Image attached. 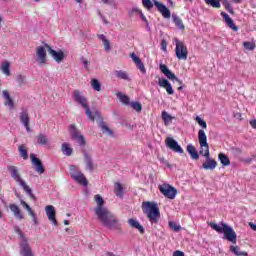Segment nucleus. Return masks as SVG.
<instances>
[{
    "instance_id": "nucleus-1",
    "label": "nucleus",
    "mask_w": 256,
    "mask_h": 256,
    "mask_svg": "<svg viewBox=\"0 0 256 256\" xmlns=\"http://www.w3.org/2000/svg\"><path fill=\"white\" fill-rule=\"evenodd\" d=\"M96 207L94 213L96 217L105 225V227H115L117 225V218L105 207V199L100 194L94 196Z\"/></svg>"
},
{
    "instance_id": "nucleus-2",
    "label": "nucleus",
    "mask_w": 256,
    "mask_h": 256,
    "mask_svg": "<svg viewBox=\"0 0 256 256\" xmlns=\"http://www.w3.org/2000/svg\"><path fill=\"white\" fill-rule=\"evenodd\" d=\"M198 141L200 143V151L199 155L205 157V161L202 164V168L205 171H213L217 167V161L211 158V154L209 153V143L207 142V134H205L204 130L198 131Z\"/></svg>"
},
{
    "instance_id": "nucleus-3",
    "label": "nucleus",
    "mask_w": 256,
    "mask_h": 256,
    "mask_svg": "<svg viewBox=\"0 0 256 256\" xmlns=\"http://www.w3.org/2000/svg\"><path fill=\"white\" fill-rule=\"evenodd\" d=\"M12 179L15 180V182L22 187V189L28 194L30 195V197H33V190H31V187H29V185H27V182H25V180H23V178L21 177V173L19 172V168L17 166H13L10 165L7 167Z\"/></svg>"
},
{
    "instance_id": "nucleus-4",
    "label": "nucleus",
    "mask_w": 256,
    "mask_h": 256,
    "mask_svg": "<svg viewBox=\"0 0 256 256\" xmlns=\"http://www.w3.org/2000/svg\"><path fill=\"white\" fill-rule=\"evenodd\" d=\"M143 211L150 219V223H157L161 214L159 212V206L154 202H143L142 204Z\"/></svg>"
},
{
    "instance_id": "nucleus-5",
    "label": "nucleus",
    "mask_w": 256,
    "mask_h": 256,
    "mask_svg": "<svg viewBox=\"0 0 256 256\" xmlns=\"http://www.w3.org/2000/svg\"><path fill=\"white\" fill-rule=\"evenodd\" d=\"M72 98L75 103L82 107V109H85L88 119L90 121H95V116H93L91 109H89V102L87 101V98L81 94L79 90L73 91Z\"/></svg>"
},
{
    "instance_id": "nucleus-6",
    "label": "nucleus",
    "mask_w": 256,
    "mask_h": 256,
    "mask_svg": "<svg viewBox=\"0 0 256 256\" xmlns=\"http://www.w3.org/2000/svg\"><path fill=\"white\" fill-rule=\"evenodd\" d=\"M15 233H17L21 239L20 242V255L22 256H34L31 250V246L29 245V240L24 236L23 232L18 226L14 227Z\"/></svg>"
},
{
    "instance_id": "nucleus-7",
    "label": "nucleus",
    "mask_w": 256,
    "mask_h": 256,
    "mask_svg": "<svg viewBox=\"0 0 256 256\" xmlns=\"http://www.w3.org/2000/svg\"><path fill=\"white\" fill-rule=\"evenodd\" d=\"M69 173L70 177L78 183V185H82L83 187H87L89 185V181H87V177H85V174L79 170V166L77 165H71L69 167Z\"/></svg>"
},
{
    "instance_id": "nucleus-8",
    "label": "nucleus",
    "mask_w": 256,
    "mask_h": 256,
    "mask_svg": "<svg viewBox=\"0 0 256 256\" xmlns=\"http://www.w3.org/2000/svg\"><path fill=\"white\" fill-rule=\"evenodd\" d=\"M47 47L44 46H38L35 51L34 56V63L38 65V67H45L48 63L47 59Z\"/></svg>"
},
{
    "instance_id": "nucleus-9",
    "label": "nucleus",
    "mask_w": 256,
    "mask_h": 256,
    "mask_svg": "<svg viewBox=\"0 0 256 256\" xmlns=\"http://www.w3.org/2000/svg\"><path fill=\"white\" fill-rule=\"evenodd\" d=\"M174 43L176 46L175 53H176L177 59L182 60V61H187V57L189 55V50H187V46L185 45V43L181 42L177 38L174 39Z\"/></svg>"
},
{
    "instance_id": "nucleus-10",
    "label": "nucleus",
    "mask_w": 256,
    "mask_h": 256,
    "mask_svg": "<svg viewBox=\"0 0 256 256\" xmlns=\"http://www.w3.org/2000/svg\"><path fill=\"white\" fill-rule=\"evenodd\" d=\"M69 133L72 141H75L78 145H80V147H85L87 144L85 136H83V134L77 130V127L74 124L69 126Z\"/></svg>"
},
{
    "instance_id": "nucleus-11",
    "label": "nucleus",
    "mask_w": 256,
    "mask_h": 256,
    "mask_svg": "<svg viewBox=\"0 0 256 256\" xmlns=\"http://www.w3.org/2000/svg\"><path fill=\"white\" fill-rule=\"evenodd\" d=\"M158 189L166 199H175V197H177V189L170 184L164 183L159 185Z\"/></svg>"
},
{
    "instance_id": "nucleus-12",
    "label": "nucleus",
    "mask_w": 256,
    "mask_h": 256,
    "mask_svg": "<svg viewBox=\"0 0 256 256\" xmlns=\"http://www.w3.org/2000/svg\"><path fill=\"white\" fill-rule=\"evenodd\" d=\"M45 47L56 63H63V59H65V51L61 49L54 50L49 44H45Z\"/></svg>"
},
{
    "instance_id": "nucleus-13",
    "label": "nucleus",
    "mask_w": 256,
    "mask_h": 256,
    "mask_svg": "<svg viewBox=\"0 0 256 256\" xmlns=\"http://www.w3.org/2000/svg\"><path fill=\"white\" fill-rule=\"evenodd\" d=\"M223 234L227 241L233 243V245L237 244V233L235 232V230H233V227L229 225H224Z\"/></svg>"
},
{
    "instance_id": "nucleus-14",
    "label": "nucleus",
    "mask_w": 256,
    "mask_h": 256,
    "mask_svg": "<svg viewBox=\"0 0 256 256\" xmlns=\"http://www.w3.org/2000/svg\"><path fill=\"white\" fill-rule=\"evenodd\" d=\"M153 3L157 10L159 11V13H161L162 17H164V19H171V10H169V8L165 6V4L157 0H153Z\"/></svg>"
},
{
    "instance_id": "nucleus-15",
    "label": "nucleus",
    "mask_w": 256,
    "mask_h": 256,
    "mask_svg": "<svg viewBox=\"0 0 256 256\" xmlns=\"http://www.w3.org/2000/svg\"><path fill=\"white\" fill-rule=\"evenodd\" d=\"M166 146L168 147V149H171V151H174L175 153H183V148H181L179 143L176 142V140L173 138L166 139Z\"/></svg>"
},
{
    "instance_id": "nucleus-16",
    "label": "nucleus",
    "mask_w": 256,
    "mask_h": 256,
    "mask_svg": "<svg viewBox=\"0 0 256 256\" xmlns=\"http://www.w3.org/2000/svg\"><path fill=\"white\" fill-rule=\"evenodd\" d=\"M46 216L48 217V220L53 223V225L57 226V218H55V215H57V212L55 211V206L48 205L45 207Z\"/></svg>"
},
{
    "instance_id": "nucleus-17",
    "label": "nucleus",
    "mask_w": 256,
    "mask_h": 256,
    "mask_svg": "<svg viewBox=\"0 0 256 256\" xmlns=\"http://www.w3.org/2000/svg\"><path fill=\"white\" fill-rule=\"evenodd\" d=\"M30 159L32 161V165L36 168L37 173L43 175L45 173V168H43V162L35 154L30 155Z\"/></svg>"
},
{
    "instance_id": "nucleus-18",
    "label": "nucleus",
    "mask_w": 256,
    "mask_h": 256,
    "mask_svg": "<svg viewBox=\"0 0 256 256\" xmlns=\"http://www.w3.org/2000/svg\"><path fill=\"white\" fill-rule=\"evenodd\" d=\"M221 1L222 0H204L206 5H210V7H214V9H220L221 8ZM223 5H225L226 9L231 8V4H229L228 0H223Z\"/></svg>"
},
{
    "instance_id": "nucleus-19",
    "label": "nucleus",
    "mask_w": 256,
    "mask_h": 256,
    "mask_svg": "<svg viewBox=\"0 0 256 256\" xmlns=\"http://www.w3.org/2000/svg\"><path fill=\"white\" fill-rule=\"evenodd\" d=\"M2 97L5 100L4 105L5 107H8V109L11 111L15 108V102L13 101V98H11V95L9 94V91L3 90L2 91Z\"/></svg>"
},
{
    "instance_id": "nucleus-20",
    "label": "nucleus",
    "mask_w": 256,
    "mask_h": 256,
    "mask_svg": "<svg viewBox=\"0 0 256 256\" xmlns=\"http://www.w3.org/2000/svg\"><path fill=\"white\" fill-rule=\"evenodd\" d=\"M158 85L159 87H163V89L166 90L168 95H173V93H175V91L173 90V86L171 85V82H169V80L165 78H159Z\"/></svg>"
},
{
    "instance_id": "nucleus-21",
    "label": "nucleus",
    "mask_w": 256,
    "mask_h": 256,
    "mask_svg": "<svg viewBox=\"0 0 256 256\" xmlns=\"http://www.w3.org/2000/svg\"><path fill=\"white\" fill-rule=\"evenodd\" d=\"M160 71L163 73V75H165V77H167V79H170V81H179V78H177V76H175V74L169 70L167 65L160 64Z\"/></svg>"
},
{
    "instance_id": "nucleus-22",
    "label": "nucleus",
    "mask_w": 256,
    "mask_h": 256,
    "mask_svg": "<svg viewBox=\"0 0 256 256\" xmlns=\"http://www.w3.org/2000/svg\"><path fill=\"white\" fill-rule=\"evenodd\" d=\"M130 57L132 61L135 63L136 67H138L139 71H141L143 75H146L147 69L145 68V64H143V61H141V59L138 56H136L135 53H132Z\"/></svg>"
},
{
    "instance_id": "nucleus-23",
    "label": "nucleus",
    "mask_w": 256,
    "mask_h": 256,
    "mask_svg": "<svg viewBox=\"0 0 256 256\" xmlns=\"http://www.w3.org/2000/svg\"><path fill=\"white\" fill-rule=\"evenodd\" d=\"M29 121V113L27 112V110H22L20 113V122L25 127L28 133L31 131V127H29Z\"/></svg>"
},
{
    "instance_id": "nucleus-24",
    "label": "nucleus",
    "mask_w": 256,
    "mask_h": 256,
    "mask_svg": "<svg viewBox=\"0 0 256 256\" xmlns=\"http://www.w3.org/2000/svg\"><path fill=\"white\" fill-rule=\"evenodd\" d=\"M221 16L225 20L226 25L232 29V31H239V27L235 25V22L233 19L230 18L229 14L225 12H221Z\"/></svg>"
},
{
    "instance_id": "nucleus-25",
    "label": "nucleus",
    "mask_w": 256,
    "mask_h": 256,
    "mask_svg": "<svg viewBox=\"0 0 256 256\" xmlns=\"http://www.w3.org/2000/svg\"><path fill=\"white\" fill-rule=\"evenodd\" d=\"M9 208L10 211L13 212V215L16 219H24L23 213L21 212V209H19V206H17L16 204H10Z\"/></svg>"
},
{
    "instance_id": "nucleus-26",
    "label": "nucleus",
    "mask_w": 256,
    "mask_h": 256,
    "mask_svg": "<svg viewBox=\"0 0 256 256\" xmlns=\"http://www.w3.org/2000/svg\"><path fill=\"white\" fill-rule=\"evenodd\" d=\"M187 152L189 153L191 158L194 159L195 161H197V159H199V153L197 152V148H195V146H193V144H189L187 146Z\"/></svg>"
},
{
    "instance_id": "nucleus-27",
    "label": "nucleus",
    "mask_w": 256,
    "mask_h": 256,
    "mask_svg": "<svg viewBox=\"0 0 256 256\" xmlns=\"http://www.w3.org/2000/svg\"><path fill=\"white\" fill-rule=\"evenodd\" d=\"M128 224L130 227H133L134 229H138V231H140V233H144L145 229L143 228V226H141V224H139V221L137 219H129L128 220Z\"/></svg>"
},
{
    "instance_id": "nucleus-28",
    "label": "nucleus",
    "mask_w": 256,
    "mask_h": 256,
    "mask_svg": "<svg viewBox=\"0 0 256 256\" xmlns=\"http://www.w3.org/2000/svg\"><path fill=\"white\" fill-rule=\"evenodd\" d=\"M37 143L38 145H44L46 147H49V137H47V135L40 133L37 136Z\"/></svg>"
},
{
    "instance_id": "nucleus-29",
    "label": "nucleus",
    "mask_w": 256,
    "mask_h": 256,
    "mask_svg": "<svg viewBox=\"0 0 256 256\" xmlns=\"http://www.w3.org/2000/svg\"><path fill=\"white\" fill-rule=\"evenodd\" d=\"M62 153L63 155H66V157H71L73 155V148L71 147V144L65 142L62 144Z\"/></svg>"
},
{
    "instance_id": "nucleus-30",
    "label": "nucleus",
    "mask_w": 256,
    "mask_h": 256,
    "mask_svg": "<svg viewBox=\"0 0 256 256\" xmlns=\"http://www.w3.org/2000/svg\"><path fill=\"white\" fill-rule=\"evenodd\" d=\"M230 252L233 253V255H236V256H247L248 253L246 251H241V248H239V246L237 245H232L230 246Z\"/></svg>"
},
{
    "instance_id": "nucleus-31",
    "label": "nucleus",
    "mask_w": 256,
    "mask_h": 256,
    "mask_svg": "<svg viewBox=\"0 0 256 256\" xmlns=\"http://www.w3.org/2000/svg\"><path fill=\"white\" fill-rule=\"evenodd\" d=\"M98 39H100L103 42L104 50L106 52L111 51V42L109 41V39H107V37H105V35H98Z\"/></svg>"
},
{
    "instance_id": "nucleus-32",
    "label": "nucleus",
    "mask_w": 256,
    "mask_h": 256,
    "mask_svg": "<svg viewBox=\"0 0 256 256\" xmlns=\"http://www.w3.org/2000/svg\"><path fill=\"white\" fill-rule=\"evenodd\" d=\"M114 193L116 197L123 198V184L116 182L114 184Z\"/></svg>"
},
{
    "instance_id": "nucleus-33",
    "label": "nucleus",
    "mask_w": 256,
    "mask_h": 256,
    "mask_svg": "<svg viewBox=\"0 0 256 256\" xmlns=\"http://www.w3.org/2000/svg\"><path fill=\"white\" fill-rule=\"evenodd\" d=\"M11 63H9V61H5L2 63L1 65V71L4 75H6L7 77H9V75H11Z\"/></svg>"
},
{
    "instance_id": "nucleus-34",
    "label": "nucleus",
    "mask_w": 256,
    "mask_h": 256,
    "mask_svg": "<svg viewBox=\"0 0 256 256\" xmlns=\"http://www.w3.org/2000/svg\"><path fill=\"white\" fill-rule=\"evenodd\" d=\"M114 75L115 77H117V79H123L124 81H129V74H127L126 71L116 70L114 71Z\"/></svg>"
},
{
    "instance_id": "nucleus-35",
    "label": "nucleus",
    "mask_w": 256,
    "mask_h": 256,
    "mask_svg": "<svg viewBox=\"0 0 256 256\" xmlns=\"http://www.w3.org/2000/svg\"><path fill=\"white\" fill-rule=\"evenodd\" d=\"M218 159L224 167H229V165H231V161L229 160V157H227V155H225L224 153H220L218 155Z\"/></svg>"
},
{
    "instance_id": "nucleus-36",
    "label": "nucleus",
    "mask_w": 256,
    "mask_h": 256,
    "mask_svg": "<svg viewBox=\"0 0 256 256\" xmlns=\"http://www.w3.org/2000/svg\"><path fill=\"white\" fill-rule=\"evenodd\" d=\"M18 151H19L22 159H24L25 161H27V159H29V152L27 151V147L25 145H20L18 147Z\"/></svg>"
},
{
    "instance_id": "nucleus-37",
    "label": "nucleus",
    "mask_w": 256,
    "mask_h": 256,
    "mask_svg": "<svg viewBox=\"0 0 256 256\" xmlns=\"http://www.w3.org/2000/svg\"><path fill=\"white\" fill-rule=\"evenodd\" d=\"M84 159H85V163H86V170L93 171L94 167H93V161L91 160V156H89V154L85 153Z\"/></svg>"
},
{
    "instance_id": "nucleus-38",
    "label": "nucleus",
    "mask_w": 256,
    "mask_h": 256,
    "mask_svg": "<svg viewBox=\"0 0 256 256\" xmlns=\"http://www.w3.org/2000/svg\"><path fill=\"white\" fill-rule=\"evenodd\" d=\"M172 19H173V23L176 25V27H178V29H185V25H183V20H181L179 16L173 15Z\"/></svg>"
},
{
    "instance_id": "nucleus-39",
    "label": "nucleus",
    "mask_w": 256,
    "mask_h": 256,
    "mask_svg": "<svg viewBox=\"0 0 256 256\" xmlns=\"http://www.w3.org/2000/svg\"><path fill=\"white\" fill-rule=\"evenodd\" d=\"M225 225L227 224L222 223L221 225H219V224L211 223L210 227H212L214 231H217V233H224Z\"/></svg>"
},
{
    "instance_id": "nucleus-40",
    "label": "nucleus",
    "mask_w": 256,
    "mask_h": 256,
    "mask_svg": "<svg viewBox=\"0 0 256 256\" xmlns=\"http://www.w3.org/2000/svg\"><path fill=\"white\" fill-rule=\"evenodd\" d=\"M162 119L165 123V125H170V123L173 121V117L169 115L166 111L162 112Z\"/></svg>"
},
{
    "instance_id": "nucleus-41",
    "label": "nucleus",
    "mask_w": 256,
    "mask_h": 256,
    "mask_svg": "<svg viewBox=\"0 0 256 256\" xmlns=\"http://www.w3.org/2000/svg\"><path fill=\"white\" fill-rule=\"evenodd\" d=\"M91 87L94 91H101V83L96 78L91 80Z\"/></svg>"
},
{
    "instance_id": "nucleus-42",
    "label": "nucleus",
    "mask_w": 256,
    "mask_h": 256,
    "mask_svg": "<svg viewBox=\"0 0 256 256\" xmlns=\"http://www.w3.org/2000/svg\"><path fill=\"white\" fill-rule=\"evenodd\" d=\"M117 97L121 101V103H123L124 105H129V98L127 97V95L118 92Z\"/></svg>"
},
{
    "instance_id": "nucleus-43",
    "label": "nucleus",
    "mask_w": 256,
    "mask_h": 256,
    "mask_svg": "<svg viewBox=\"0 0 256 256\" xmlns=\"http://www.w3.org/2000/svg\"><path fill=\"white\" fill-rule=\"evenodd\" d=\"M142 5L149 11L153 9V5H155V3L151 2V0H142Z\"/></svg>"
},
{
    "instance_id": "nucleus-44",
    "label": "nucleus",
    "mask_w": 256,
    "mask_h": 256,
    "mask_svg": "<svg viewBox=\"0 0 256 256\" xmlns=\"http://www.w3.org/2000/svg\"><path fill=\"white\" fill-rule=\"evenodd\" d=\"M131 107L132 109H134V111H137V113L141 112V110L143 109V106L139 102H132Z\"/></svg>"
},
{
    "instance_id": "nucleus-45",
    "label": "nucleus",
    "mask_w": 256,
    "mask_h": 256,
    "mask_svg": "<svg viewBox=\"0 0 256 256\" xmlns=\"http://www.w3.org/2000/svg\"><path fill=\"white\" fill-rule=\"evenodd\" d=\"M101 129L103 133H106V135H110V137H113V131L109 127H107V125L101 124Z\"/></svg>"
},
{
    "instance_id": "nucleus-46",
    "label": "nucleus",
    "mask_w": 256,
    "mask_h": 256,
    "mask_svg": "<svg viewBox=\"0 0 256 256\" xmlns=\"http://www.w3.org/2000/svg\"><path fill=\"white\" fill-rule=\"evenodd\" d=\"M243 46L248 50V51H253L255 49V42H244Z\"/></svg>"
},
{
    "instance_id": "nucleus-47",
    "label": "nucleus",
    "mask_w": 256,
    "mask_h": 256,
    "mask_svg": "<svg viewBox=\"0 0 256 256\" xmlns=\"http://www.w3.org/2000/svg\"><path fill=\"white\" fill-rule=\"evenodd\" d=\"M16 82L18 83L19 87H23L25 85V76L24 75H18L16 77Z\"/></svg>"
},
{
    "instance_id": "nucleus-48",
    "label": "nucleus",
    "mask_w": 256,
    "mask_h": 256,
    "mask_svg": "<svg viewBox=\"0 0 256 256\" xmlns=\"http://www.w3.org/2000/svg\"><path fill=\"white\" fill-rule=\"evenodd\" d=\"M169 227L172 229V231H181V226L175 222H169Z\"/></svg>"
},
{
    "instance_id": "nucleus-49",
    "label": "nucleus",
    "mask_w": 256,
    "mask_h": 256,
    "mask_svg": "<svg viewBox=\"0 0 256 256\" xmlns=\"http://www.w3.org/2000/svg\"><path fill=\"white\" fill-rule=\"evenodd\" d=\"M196 123L202 127V129H207V122H205L201 117L197 116L196 117Z\"/></svg>"
},
{
    "instance_id": "nucleus-50",
    "label": "nucleus",
    "mask_w": 256,
    "mask_h": 256,
    "mask_svg": "<svg viewBox=\"0 0 256 256\" xmlns=\"http://www.w3.org/2000/svg\"><path fill=\"white\" fill-rule=\"evenodd\" d=\"M133 11H136V13H139L140 19H142V21H144V23H148L147 17H145V14H143V11L139 10V8H134Z\"/></svg>"
},
{
    "instance_id": "nucleus-51",
    "label": "nucleus",
    "mask_w": 256,
    "mask_h": 256,
    "mask_svg": "<svg viewBox=\"0 0 256 256\" xmlns=\"http://www.w3.org/2000/svg\"><path fill=\"white\" fill-rule=\"evenodd\" d=\"M20 203L24 207V209H26V211H28L29 214L33 213V209H31V206H29V204H27L23 200H21Z\"/></svg>"
},
{
    "instance_id": "nucleus-52",
    "label": "nucleus",
    "mask_w": 256,
    "mask_h": 256,
    "mask_svg": "<svg viewBox=\"0 0 256 256\" xmlns=\"http://www.w3.org/2000/svg\"><path fill=\"white\" fill-rule=\"evenodd\" d=\"M80 61H81V63L84 65V68L87 69V70H89V62H88V60L85 59V57H82V58L80 59Z\"/></svg>"
},
{
    "instance_id": "nucleus-53",
    "label": "nucleus",
    "mask_w": 256,
    "mask_h": 256,
    "mask_svg": "<svg viewBox=\"0 0 256 256\" xmlns=\"http://www.w3.org/2000/svg\"><path fill=\"white\" fill-rule=\"evenodd\" d=\"M161 49L164 53H167V40L163 39L161 42Z\"/></svg>"
},
{
    "instance_id": "nucleus-54",
    "label": "nucleus",
    "mask_w": 256,
    "mask_h": 256,
    "mask_svg": "<svg viewBox=\"0 0 256 256\" xmlns=\"http://www.w3.org/2000/svg\"><path fill=\"white\" fill-rule=\"evenodd\" d=\"M29 215L30 217H32L34 225H37V215L35 214V212H31Z\"/></svg>"
},
{
    "instance_id": "nucleus-55",
    "label": "nucleus",
    "mask_w": 256,
    "mask_h": 256,
    "mask_svg": "<svg viewBox=\"0 0 256 256\" xmlns=\"http://www.w3.org/2000/svg\"><path fill=\"white\" fill-rule=\"evenodd\" d=\"M98 15L102 19V21L105 25H107L109 23V22H107V18H105V16H103V14L101 12H98Z\"/></svg>"
},
{
    "instance_id": "nucleus-56",
    "label": "nucleus",
    "mask_w": 256,
    "mask_h": 256,
    "mask_svg": "<svg viewBox=\"0 0 256 256\" xmlns=\"http://www.w3.org/2000/svg\"><path fill=\"white\" fill-rule=\"evenodd\" d=\"M249 123H250V127L256 130V119L250 120Z\"/></svg>"
},
{
    "instance_id": "nucleus-57",
    "label": "nucleus",
    "mask_w": 256,
    "mask_h": 256,
    "mask_svg": "<svg viewBox=\"0 0 256 256\" xmlns=\"http://www.w3.org/2000/svg\"><path fill=\"white\" fill-rule=\"evenodd\" d=\"M172 256H185V253H183L182 251L177 250V251H175V252L173 253Z\"/></svg>"
},
{
    "instance_id": "nucleus-58",
    "label": "nucleus",
    "mask_w": 256,
    "mask_h": 256,
    "mask_svg": "<svg viewBox=\"0 0 256 256\" xmlns=\"http://www.w3.org/2000/svg\"><path fill=\"white\" fill-rule=\"evenodd\" d=\"M249 227H250V229H252V231H256V224L255 223L250 222Z\"/></svg>"
},
{
    "instance_id": "nucleus-59",
    "label": "nucleus",
    "mask_w": 256,
    "mask_h": 256,
    "mask_svg": "<svg viewBox=\"0 0 256 256\" xmlns=\"http://www.w3.org/2000/svg\"><path fill=\"white\" fill-rule=\"evenodd\" d=\"M64 225H69V220H65Z\"/></svg>"
},
{
    "instance_id": "nucleus-60",
    "label": "nucleus",
    "mask_w": 256,
    "mask_h": 256,
    "mask_svg": "<svg viewBox=\"0 0 256 256\" xmlns=\"http://www.w3.org/2000/svg\"><path fill=\"white\" fill-rule=\"evenodd\" d=\"M234 3H241V0H232Z\"/></svg>"
},
{
    "instance_id": "nucleus-61",
    "label": "nucleus",
    "mask_w": 256,
    "mask_h": 256,
    "mask_svg": "<svg viewBox=\"0 0 256 256\" xmlns=\"http://www.w3.org/2000/svg\"><path fill=\"white\" fill-rule=\"evenodd\" d=\"M76 3H83V0H75Z\"/></svg>"
},
{
    "instance_id": "nucleus-62",
    "label": "nucleus",
    "mask_w": 256,
    "mask_h": 256,
    "mask_svg": "<svg viewBox=\"0 0 256 256\" xmlns=\"http://www.w3.org/2000/svg\"><path fill=\"white\" fill-rule=\"evenodd\" d=\"M3 218V212H1V210H0V219H2Z\"/></svg>"
},
{
    "instance_id": "nucleus-63",
    "label": "nucleus",
    "mask_w": 256,
    "mask_h": 256,
    "mask_svg": "<svg viewBox=\"0 0 256 256\" xmlns=\"http://www.w3.org/2000/svg\"><path fill=\"white\" fill-rule=\"evenodd\" d=\"M105 4L109 3V0H102Z\"/></svg>"
},
{
    "instance_id": "nucleus-64",
    "label": "nucleus",
    "mask_w": 256,
    "mask_h": 256,
    "mask_svg": "<svg viewBox=\"0 0 256 256\" xmlns=\"http://www.w3.org/2000/svg\"><path fill=\"white\" fill-rule=\"evenodd\" d=\"M181 89H183V87H182V86H180V87L178 88V91H181Z\"/></svg>"
}]
</instances>
